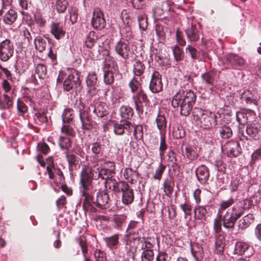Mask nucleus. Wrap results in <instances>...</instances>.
I'll return each mask as SVG.
<instances>
[{
	"instance_id": "obj_1",
	"label": "nucleus",
	"mask_w": 261,
	"mask_h": 261,
	"mask_svg": "<svg viewBox=\"0 0 261 261\" xmlns=\"http://www.w3.org/2000/svg\"><path fill=\"white\" fill-rule=\"evenodd\" d=\"M76 105L79 110L80 119L82 123V128L84 130H90L93 127L92 121L90 117L89 113L92 112L97 117H103L108 113V106L106 103L101 101H94L87 108L81 100L76 101Z\"/></svg>"
},
{
	"instance_id": "obj_2",
	"label": "nucleus",
	"mask_w": 261,
	"mask_h": 261,
	"mask_svg": "<svg viewBox=\"0 0 261 261\" xmlns=\"http://www.w3.org/2000/svg\"><path fill=\"white\" fill-rule=\"evenodd\" d=\"M196 100V95L192 90L179 91L173 97L171 102L174 108L179 109L181 115L188 116L194 106Z\"/></svg>"
},
{
	"instance_id": "obj_3",
	"label": "nucleus",
	"mask_w": 261,
	"mask_h": 261,
	"mask_svg": "<svg viewBox=\"0 0 261 261\" xmlns=\"http://www.w3.org/2000/svg\"><path fill=\"white\" fill-rule=\"evenodd\" d=\"M95 190L89 194L90 196H85L83 204V207L85 211L94 212V205L101 209H106L110 207V199L108 194L105 191H99L96 194V197H94L93 194Z\"/></svg>"
},
{
	"instance_id": "obj_4",
	"label": "nucleus",
	"mask_w": 261,
	"mask_h": 261,
	"mask_svg": "<svg viewBox=\"0 0 261 261\" xmlns=\"http://www.w3.org/2000/svg\"><path fill=\"white\" fill-rule=\"evenodd\" d=\"M116 166L114 162L107 161L100 165H96L91 168V174L94 179L101 178L105 180L106 184L107 180H112V178L115 174Z\"/></svg>"
},
{
	"instance_id": "obj_5",
	"label": "nucleus",
	"mask_w": 261,
	"mask_h": 261,
	"mask_svg": "<svg viewBox=\"0 0 261 261\" xmlns=\"http://www.w3.org/2000/svg\"><path fill=\"white\" fill-rule=\"evenodd\" d=\"M192 114L195 120L199 121L201 126L204 129H210L217 125L218 116L214 113L195 108Z\"/></svg>"
},
{
	"instance_id": "obj_6",
	"label": "nucleus",
	"mask_w": 261,
	"mask_h": 261,
	"mask_svg": "<svg viewBox=\"0 0 261 261\" xmlns=\"http://www.w3.org/2000/svg\"><path fill=\"white\" fill-rule=\"evenodd\" d=\"M112 191L115 193H122V202L125 205L132 203L134 200V190L125 181H116L112 185Z\"/></svg>"
},
{
	"instance_id": "obj_7",
	"label": "nucleus",
	"mask_w": 261,
	"mask_h": 261,
	"mask_svg": "<svg viewBox=\"0 0 261 261\" xmlns=\"http://www.w3.org/2000/svg\"><path fill=\"white\" fill-rule=\"evenodd\" d=\"M241 216V212L237 208L228 209L224 215L220 214L219 218L222 222L223 227L228 229H233L235 224Z\"/></svg>"
},
{
	"instance_id": "obj_8",
	"label": "nucleus",
	"mask_w": 261,
	"mask_h": 261,
	"mask_svg": "<svg viewBox=\"0 0 261 261\" xmlns=\"http://www.w3.org/2000/svg\"><path fill=\"white\" fill-rule=\"evenodd\" d=\"M144 235V230L138 228L135 231H130L126 233L124 236L123 242L126 246H129L128 251L135 253L138 248V245L142 239Z\"/></svg>"
},
{
	"instance_id": "obj_9",
	"label": "nucleus",
	"mask_w": 261,
	"mask_h": 261,
	"mask_svg": "<svg viewBox=\"0 0 261 261\" xmlns=\"http://www.w3.org/2000/svg\"><path fill=\"white\" fill-rule=\"evenodd\" d=\"M92 179L91 174V170L90 173L86 169H83L80 174V184L82 196H90L89 194H91L94 191L92 185Z\"/></svg>"
},
{
	"instance_id": "obj_10",
	"label": "nucleus",
	"mask_w": 261,
	"mask_h": 261,
	"mask_svg": "<svg viewBox=\"0 0 261 261\" xmlns=\"http://www.w3.org/2000/svg\"><path fill=\"white\" fill-rule=\"evenodd\" d=\"M202 83L207 86L220 87L225 84V81L219 80L220 73L215 70H211L201 75Z\"/></svg>"
},
{
	"instance_id": "obj_11",
	"label": "nucleus",
	"mask_w": 261,
	"mask_h": 261,
	"mask_svg": "<svg viewBox=\"0 0 261 261\" xmlns=\"http://www.w3.org/2000/svg\"><path fill=\"white\" fill-rule=\"evenodd\" d=\"M114 49L115 53L124 59H128L133 53L127 40L120 39L117 42L114 46Z\"/></svg>"
},
{
	"instance_id": "obj_12",
	"label": "nucleus",
	"mask_w": 261,
	"mask_h": 261,
	"mask_svg": "<svg viewBox=\"0 0 261 261\" xmlns=\"http://www.w3.org/2000/svg\"><path fill=\"white\" fill-rule=\"evenodd\" d=\"M132 99L135 103V108L139 114H142L144 106H147L149 100L145 92L140 89L136 94L134 95Z\"/></svg>"
},
{
	"instance_id": "obj_13",
	"label": "nucleus",
	"mask_w": 261,
	"mask_h": 261,
	"mask_svg": "<svg viewBox=\"0 0 261 261\" xmlns=\"http://www.w3.org/2000/svg\"><path fill=\"white\" fill-rule=\"evenodd\" d=\"M245 64V60L237 54H229L225 57L224 64L228 68L240 69Z\"/></svg>"
},
{
	"instance_id": "obj_14",
	"label": "nucleus",
	"mask_w": 261,
	"mask_h": 261,
	"mask_svg": "<svg viewBox=\"0 0 261 261\" xmlns=\"http://www.w3.org/2000/svg\"><path fill=\"white\" fill-rule=\"evenodd\" d=\"M14 53L13 43L9 39H5L0 43V59L6 62L12 57Z\"/></svg>"
},
{
	"instance_id": "obj_15",
	"label": "nucleus",
	"mask_w": 261,
	"mask_h": 261,
	"mask_svg": "<svg viewBox=\"0 0 261 261\" xmlns=\"http://www.w3.org/2000/svg\"><path fill=\"white\" fill-rule=\"evenodd\" d=\"M133 127V123L130 121L120 120L114 123L113 132L115 135L118 136L123 135L125 131L128 135H130Z\"/></svg>"
},
{
	"instance_id": "obj_16",
	"label": "nucleus",
	"mask_w": 261,
	"mask_h": 261,
	"mask_svg": "<svg viewBox=\"0 0 261 261\" xmlns=\"http://www.w3.org/2000/svg\"><path fill=\"white\" fill-rule=\"evenodd\" d=\"M241 148L239 143L233 140L228 141L223 147L224 153L230 158L238 156L241 153Z\"/></svg>"
},
{
	"instance_id": "obj_17",
	"label": "nucleus",
	"mask_w": 261,
	"mask_h": 261,
	"mask_svg": "<svg viewBox=\"0 0 261 261\" xmlns=\"http://www.w3.org/2000/svg\"><path fill=\"white\" fill-rule=\"evenodd\" d=\"M81 83L79 76L77 74H70L64 81L63 89L67 92L73 88L77 90L80 88Z\"/></svg>"
},
{
	"instance_id": "obj_18",
	"label": "nucleus",
	"mask_w": 261,
	"mask_h": 261,
	"mask_svg": "<svg viewBox=\"0 0 261 261\" xmlns=\"http://www.w3.org/2000/svg\"><path fill=\"white\" fill-rule=\"evenodd\" d=\"M92 27L96 30H101L106 25V21L103 13L99 9H95L93 13L91 20Z\"/></svg>"
},
{
	"instance_id": "obj_19",
	"label": "nucleus",
	"mask_w": 261,
	"mask_h": 261,
	"mask_svg": "<svg viewBox=\"0 0 261 261\" xmlns=\"http://www.w3.org/2000/svg\"><path fill=\"white\" fill-rule=\"evenodd\" d=\"M200 26L196 22H192L185 30L188 40L196 42L200 38Z\"/></svg>"
},
{
	"instance_id": "obj_20",
	"label": "nucleus",
	"mask_w": 261,
	"mask_h": 261,
	"mask_svg": "<svg viewBox=\"0 0 261 261\" xmlns=\"http://www.w3.org/2000/svg\"><path fill=\"white\" fill-rule=\"evenodd\" d=\"M161 77L158 71H154L152 73L149 84V89L152 93H157L163 90Z\"/></svg>"
},
{
	"instance_id": "obj_21",
	"label": "nucleus",
	"mask_w": 261,
	"mask_h": 261,
	"mask_svg": "<svg viewBox=\"0 0 261 261\" xmlns=\"http://www.w3.org/2000/svg\"><path fill=\"white\" fill-rule=\"evenodd\" d=\"M195 173L197 180L201 185H205L207 182L210 173L208 168L205 165L199 166L196 169Z\"/></svg>"
},
{
	"instance_id": "obj_22",
	"label": "nucleus",
	"mask_w": 261,
	"mask_h": 261,
	"mask_svg": "<svg viewBox=\"0 0 261 261\" xmlns=\"http://www.w3.org/2000/svg\"><path fill=\"white\" fill-rule=\"evenodd\" d=\"M50 32L57 40L63 38L66 34L65 29L60 22H53L50 26Z\"/></svg>"
},
{
	"instance_id": "obj_23",
	"label": "nucleus",
	"mask_w": 261,
	"mask_h": 261,
	"mask_svg": "<svg viewBox=\"0 0 261 261\" xmlns=\"http://www.w3.org/2000/svg\"><path fill=\"white\" fill-rule=\"evenodd\" d=\"M210 205H197L195 207L194 210V218L197 220H204L206 219L207 216H209Z\"/></svg>"
},
{
	"instance_id": "obj_24",
	"label": "nucleus",
	"mask_w": 261,
	"mask_h": 261,
	"mask_svg": "<svg viewBox=\"0 0 261 261\" xmlns=\"http://www.w3.org/2000/svg\"><path fill=\"white\" fill-rule=\"evenodd\" d=\"M234 251L237 254L249 257L253 254V247L245 242H238L235 245Z\"/></svg>"
},
{
	"instance_id": "obj_25",
	"label": "nucleus",
	"mask_w": 261,
	"mask_h": 261,
	"mask_svg": "<svg viewBox=\"0 0 261 261\" xmlns=\"http://www.w3.org/2000/svg\"><path fill=\"white\" fill-rule=\"evenodd\" d=\"M183 146H181L182 152L185 156H186L190 161H192L197 159L198 156L197 148L196 146L190 144L185 145V150H183Z\"/></svg>"
},
{
	"instance_id": "obj_26",
	"label": "nucleus",
	"mask_w": 261,
	"mask_h": 261,
	"mask_svg": "<svg viewBox=\"0 0 261 261\" xmlns=\"http://www.w3.org/2000/svg\"><path fill=\"white\" fill-rule=\"evenodd\" d=\"M241 98L242 101H244L247 103L257 105V95L255 91H244L241 95Z\"/></svg>"
},
{
	"instance_id": "obj_27",
	"label": "nucleus",
	"mask_w": 261,
	"mask_h": 261,
	"mask_svg": "<svg viewBox=\"0 0 261 261\" xmlns=\"http://www.w3.org/2000/svg\"><path fill=\"white\" fill-rule=\"evenodd\" d=\"M145 69L146 66L143 62L139 60L136 61L133 64V71L134 76L140 79L144 78Z\"/></svg>"
},
{
	"instance_id": "obj_28",
	"label": "nucleus",
	"mask_w": 261,
	"mask_h": 261,
	"mask_svg": "<svg viewBox=\"0 0 261 261\" xmlns=\"http://www.w3.org/2000/svg\"><path fill=\"white\" fill-rule=\"evenodd\" d=\"M120 234L116 233L112 236L103 238L106 246L110 249H116L119 243Z\"/></svg>"
},
{
	"instance_id": "obj_29",
	"label": "nucleus",
	"mask_w": 261,
	"mask_h": 261,
	"mask_svg": "<svg viewBox=\"0 0 261 261\" xmlns=\"http://www.w3.org/2000/svg\"><path fill=\"white\" fill-rule=\"evenodd\" d=\"M119 112L121 120H130L134 115V110L129 106H122L119 110Z\"/></svg>"
},
{
	"instance_id": "obj_30",
	"label": "nucleus",
	"mask_w": 261,
	"mask_h": 261,
	"mask_svg": "<svg viewBox=\"0 0 261 261\" xmlns=\"http://www.w3.org/2000/svg\"><path fill=\"white\" fill-rule=\"evenodd\" d=\"M261 126L258 122H253L247 125L246 131L247 134L251 138L258 137V134L260 131Z\"/></svg>"
},
{
	"instance_id": "obj_31",
	"label": "nucleus",
	"mask_w": 261,
	"mask_h": 261,
	"mask_svg": "<svg viewBox=\"0 0 261 261\" xmlns=\"http://www.w3.org/2000/svg\"><path fill=\"white\" fill-rule=\"evenodd\" d=\"M156 126L160 131V134H166L167 120L165 116L159 113L155 119Z\"/></svg>"
},
{
	"instance_id": "obj_32",
	"label": "nucleus",
	"mask_w": 261,
	"mask_h": 261,
	"mask_svg": "<svg viewBox=\"0 0 261 261\" xmlns=\"http://www.w3.org/2000/svg\"><path fill=\"white\" fill-rule=\"evenodd\" d=\"M225 246V238L224 235L218 234L216 236L215 248L217 254H222Z\"/></svg>"
},
{
	"instance_id": "obj_33",
	"label": "nucleus",
	"mask_w": 261,
	"mask_h": 261,
	"mask_svg": "<svg viewBox=\"0 0 261 261\" xmlns=\"http://www.w3.org/2000/svg\"><path fill=\"white\" fill-rule=\"evenodd\" d=\"M191 250L196 261H200L203 258L204 255L203 249L199 244L197 243L192 244Z\"/></svg>"
},
{
	"instance_id": "obj_34",
	"label": "nucleus",
	"mask_w": 261,
	"mask_h": 261,
	"mask_svg": "<svg viewBox=\"0 0 261 261\" xmlns=\"http://www.w3.org/2000/svg\"><path fill=\"white\" fill-rule=\"evenodd\" d=\"M163 186L165 195L170 197L173 193L174 187V181L172 177L166 178L164 180Z\"/></svg>"
},
{
	"instance_id": "obj_35",
	"label": "nucleus",
	"mask_w": 261,
	"mask_h": 261,
	"mask_svg": "<svg viewBox=\"0 0 261 261\" xmlns=\"http://www.w3.org/2000/svg\"><path fill=\"white\" fill-rule=\"evenodd\" d=\"M17 18V12L13 9H10L5 14L3 20L6 24L11 25L16 21Z\"/></svg>"
},
{
	"instance_id": "obj_36",
	"label": "nucleus",
	"mask_w": 261,
	"mask_h": 261,
	"mask_svg": "<svg viewBox=\"0 0 261 261\" xmlns=\"http://www.w3.org/2000/svg\"><path fill=\"white\" fill-rule=\"evenodd\" d=\"M218 128L220 136L222 139H227L232 137V130L228 124H222Z\"/></svg>"
},
{
	"instance_id": "obj_37",
	"label": "nucleus",
	"mask_w": 261,
	"mask_h": 261,
	"mask_svg": "<svg viewBox=\"0 0 261 261\" xmlns=\"http://www.w3.org/2000/svg\"><path fill=\"white\" fill-rule=\"evenodd\" d=\"M125 179H127L132 184H134V181L139 177V173L136 170L131 168H126L123 173Z\"/></svg>"
},
{
	"instance_id": "obj_38",
	"label": "nucleus",
	"mask_w": 261,
	"mask_h": 261,
	"mask_svg": "<svg viewBox=\"0 0 261 261\" xmlns=\"http://www.w3.org/2000/svg\"><path fill=\"white\" fill-rule=\"evenodd\" d=\"M254 221V217L253 215L249 214L240 220L239 226L242 229H245L253 223Z\"/></svg>"
},
{
	"instance_id": "obj_39",
	"label": "nucleus",
	"mask_w": 261,
	"mask_h": 261,
	"mask_svg": "<svg viewBox=\"0 0 261 261\" xmlns=\"http://www.w3.org/2000/svg\"><path fill=\"white\" fill-rule=\"evenodd\" d=\"M252 201L246 199L243 201H239L236 203V204L233 206V208H238L239 211L241 212V216L244 213V211L250 208L252 205Z\"/></svg>"
},
{
	"instance_id": "obj_40",
	"label": "nucleus",
	"mask_w": 261,
	"mask_h": 261,
	"mask_svg": "<svg viewBox=\"0 0 261 261\" xmlns=\"http://www.w3.org/2000/svg\"><path fill=\"white\" fill-rule=\"evenodd\" d=\"M36 124L41 125L48 121L46 113L44 110L37 111L34 117Z\"/></svg>"
},
{
	"instance_id": "obj_41",
	"label": "nucleus",
	"mask_w": 261,
	"mask_h": 261,
	"mask_svg": "<svg viewBox=\"0 0 261 261\" xmlns=\"http://www.w3.org/2000/svg\"><path fill=\"white\" fill-rule=\"evenodd\" d=\"M142 79L134 76L129 82L128 86L130 88L132 93H135L138 90L142 89L141 82Z\"/></svg>"
},
{
	"instance_id": "obj_42",
	"label": "nucleus",
	"mask_w": 261,
	"mask_h": 261,
	"mask_svg": "<svg viewBox=\"0 0 261 261\" xmlns=\"http://www.w3.org/2000/svg\"><path fill=\"white\" fill-rule=\"evenodd\" d=\"M160 135V143L159 146L160 156L161 160H162L165 156V152L168 148V145L166 143V134Z\"/></svg>"
},
{
	"instance_id": "obj_43",
	"label": "nucleus",
	"mask_w": 261,
	"mask_h": 261,
	"mask_svg": "<svg viewBox=\"0 0 261 261\" xmlns=\"http://www.w3.org/2000/svg\"><path fill=\"white\" fill-rule=\"evenodd\" d=\"M97 39L98 37L96 32L93 31H90L87 35L85 41V45L88 48H92L94 46Z\"/></svg>"
},
{
	"instance_id": "obj_44",
	"label": "nucleus",
	"mask_w": 261,
	"mask_h": 261,
	"mask_svg": "<svg viewBox=\"0 0 261 261\" xmlns=\"http://www.w3.org/2000/svg\"><path fill=\"white\" fill-rule=\"evenodd\" d=\"M65 153L70 167L76 169L79 164V158L74 154L69 153L68 151H66Z\"/></svg>"
},
{
	"instance_id": "obj_45",
	"label": "nucleus",
	"mask_w": 261,
	"mask_h": 261,
	"mask_svg": "<svg viewBox=\"0 0 261 261\" xmlns=\"http://www.w3.org/2000/svg\"><path fill=\"white\" fill-rule=\"evenodd\" d=\"M36 49L39 52H43L46 48L47 43L46 40L41 36L36 37L34 40Z\"/></svg>"
},
{
	"instance_id": "obj_46",
	"label": "nucleus",
	"mask_w": 261,
	"mask_h": 261,
	"mask_svg": "<svg viewBox=\"0 0 261 261\" xmlns=\"http://www.w3.org/2000/svg\"><path fill=\"white\" fill-rule=\"evenodd\" d=\"M36 74L40 79H45L47 74L46 66L43 64H37L35 68V76Z\"/></svg>"
},
{
	"instance_id": "obj_47",
	"label": "nucleus",
	"mask_w": 261,
	"mask_h": 261,
	"mask_svg": "<svg viewBox=\"0 0 261 261\" xmlns=\"http://www.w3.org/2000/svg\"><path fill=\"white\" fill-rule=\"evenodd\" d=\"M74 116L72 109H65L62 115V121L64 123H69L73 120Z\"/></svg>"
},
{
	"instance_id": "obj_48",
	"label": "nucleus",
	"mask_w": 261,
	"mask_h": 261,
	"mask_svg": "<svg viewBox=\"0 0 261 261\" xmlns=\"http://www.w3.org/2000/svg\"><path fill=\"white\" fill-rule=\"evenodd\" d=\"M36 160L40 165L44 167L47 164V166H50L51 168H55L54 160L51 156H49L46 159V162H44L43 159V156L41 154H38L36 157Z\"/></svg>"
},
{
	"instance_id": "obj_49",
	"label": "nucleus",
	"mask_w": 261,
	"mask_h": 261,
	"mask_svg": "<svg viewBox=\"0 0 261 261\" xmlns=\"http://www.w3.org/2000/svg\"><path fill=\"white\" fill-rule=\"evenodd\" d=\"M234 199L231 197L227 200H223L221 202L219 205L218 212L219 214H222V213L227 208L231 206L234 203Z\"/></svg>"
},
{
	"instance_id": "obj_50",
	"label": "nucleus",
	"mask_w": 261,
	"mask_h": 261,
	"mask_svg": "<svg viewBox=\"0 0 261 261\" xmlns=\"http://www.w3.org/2000/svg\"><path fill=\"white\" fill-rule=\"evenodd\" d=\"M173 54L174 58L176 62L183 60L184 58V53L183 50L178 45H175L173 48Z\"/></svg>"
},
{
	"instance_id": "obj_51",
	"label": "nucleus",
	"mask_w": 261,
	"mask_h": 261,
	"mask_svg": "<svg viewBox=\"0 0 261 261\" xmlns=\"http://www.w3.org/2000/svg\"><path fill=\"white\" fill-rule=\"evenodd\" d=\"M186 53L189 54L193 60H200V54L197 49L191 45H188L186 48Z\"/></svg>"
},
{
	"instance_id": "obj_52",
	"label": "nucleus",
	"mask_w": 261,
	"mask_h": 261,
	"mask_svg": "<svg viewBox=\"0 0 261 261\" xmlns=\"http://www.w3.org/2000/svg\"><path fill=\"white\" fill-rule=\"evenodd\" d=\"M127 217L124 215H116L114 217V226L117 229H121L122 225L126 220Z\"/></svg>"
},
{
	"instance_id": "obj_53",
	"label": "nucleus",
	"mask_w": 261,
	"mask_h": 261,
	"mask_svg": "<svg viewBox=\"0 0 261 261\" xmlns=\"http://www.w3.org/2000/svg\"><path fill=\"white\" fill-rule=\"evenodd\" d=\"M97 83V76L95 72L89 73L86 79L87 86L94 88Z\"/></svg>"
},
{
	"instance_id": "obj_54",
	"label": "nucleus",
	"mask_w": 261,
	"mask_h": 261,
	"mask_svg": "<svg viewBox=\"0 0 261 261\" xmlns=\"http://www.w3.org/2000/svg\"><path fill=\"white\" fill-rule=\"evenodd\" d=\"M68 3L67 0H57L56 2V9L58 13H64L67 9Z\"/></svg>"
},
{
	"instance_id": "obj_55",
	"label": "nucleus",
	"mask_w": 261,
	"mask_h": 261,
	"mask_svg": "<svg viewBox=\"0 0 261 261\" xmlns=\"http://www.w3.org/2000/svg\"><path fill=\"white\" fill-rule=\"evenodd\" d=\"M59 144L62 149H65L66 151H68L71 146V141L68 137L61 136L59 140Z\"/></svg>"
},
{
	"instance_id": "obj_56",
	"label": "nucleus",
	"mask_w": 261,
	"mask_h": 261,
	"mask_svg": "<svg viewBox=\"0 0 261 261\" xmlns=\"http://www.w3.org/2000/svg\"><path fill=\"white\" fill-rule=\"evenodd\" d=\"M154 258V252L152 249L142 251L141 254L142 261H152Z\"/></svg>"
},
{
	"instance_id": "obj_57",
	"label": "nucleus",
	"mask_w": 261,
	"mask_h": 261,
	"mask_svg": "<svg viewBox=\"0 0 261 261\" xmlns=\"http://www.w3.org/2000/svg\"><path fill=\"white\" fill-rule=\"evenodd\" d=\"M114 81V73L110 70H106L104 72L103 82L106 85H111Z\"/></svg>"
},
{
	"instance_id": "obj_58",
	"label": "nucleus",
	"mask_w": 261,
	"mask_h": 261,
	"mask_svg": "<svg viewBox=\"0 0 261 261\" xmlns=\"http://www.w3.org/2000/svg\"><path fill=\"white\" fill-rule=\"evenodd\" d=\"M166 168V166L161 163L156 169L155 174L153 176L154 179L160 180L162 178V175Z\"/></svg>"
},
{
	"instance_id": "obj_59",
	"label": "nucleus",
	"mask_w": 261,
	"mask_h": 261,
	"mask_svg": "<svg viewBox=\"0 0 261 261\" xmlns=\"http://www.w3.org/2000/svg\"><path fill=\"white\" fill-rule=\"evenodd\" d=\"M167 162L169 163H171L172 167L173 168H175L176 167H178V164L176 163L177 159L176 158L175 153L172 150H170L167 153Z\"/></svg>"
},
{
	"instance_id": "obj_60",
	"label": "nucleus",
	"mask_w": 261,
	"mask_h": 261,
	"mask_svg": "<svg viewBox=\"0 0 261 261\" xmlns=\"http://www.w3.org/2000/svg\"><path fill=\"white\" fill-rule=\"evenodd\" d=\"M68 13L70 16V20L72 24H74L78 19V10L75 7H71L68 9Z\"/></svg>"
},
{
	"instance_id": "obj_61",
	"label": "nucleus",
	"mask_w": 261,
	"mask_h": 261,
	"mask_svg": "<svg viewBox=\"0 0 261 261\" xmlns=\"http://www.w3.org/2000/svg\"><path fill=\"white\" fill-rule=\"evenodd\" d=\"M91 146L92 152L95 154L94 158H95L96 156L98 157V155L100 154L102 150V147L101 143L96 142L93 143Z\"/></svg>"
},
{
	"instance_id": "obj_62",
	"label": "nucleus",
	"mask_w": 261,
	"mask_h": 261,
	"mask_svg": "<svg viewBox=\"0 0 261 261\" xmlns=\"http://www.w3.org/2000/svg\"><path fill=\"white\" fill-rule=\"evenodd\" d=\"M37 150L39 152L40 154H47L50 151L48 145L45 142H39L38 144Z\"/></svg>"
},
{
	"instance_id": "obj_63",
	"label": "nucleus",
	"mask_w": 261,
	"mask_h": 261,
	"mask_svg": "<svg viewBox=\"0 0 261 261\" xmlns=\"http://www.w3.org/2000/svg\"><path fill=\"white\" fill-rule=\"evenodd\" d=\"M134 135L136 140H141L143 138V129L141 125H137L135 127Z\"/></svg>"
},
{
	"instance_id": "obj_64",
	"label": "nucleus",
	"mask_w": 261,
	"mask_h": 261,
	"mask_svg": "<svg viewBox=\"0 0 261 261\" xmlns=\"http://www.w3.org/2000/svg\"><path fill=\"white\" fill-rule=\"evenodd\" d=\"M94 255L96 261H107L106 253L103 251L96 249L94 251Z\"/></svg>"
}]
</instances>
